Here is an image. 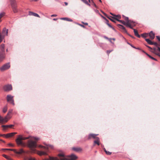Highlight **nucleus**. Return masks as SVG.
I'll use <instances>...</instances> for the list:
<instances>
[{
    "instance_id": "obj_30",
    "label": "nucleus",
    "mask_w": 160,
    "mask_h": 160,
    "mask_svg": "<svg viewBox=\"0 0 160 160\" xmlns=\"http://www.w3.org/2000/svg\"><path fill=\"white\" fill-rule=\"evenodd\" d=\"M146 54L150 58L154 60H155V61H157V60L155 59V58H154L153 57H152L150 55H149L148 54V53H146Z\"/></svg>"
},
{
    "instance_id": "obj_27",
    "label": "nucleus",
    "mask_w": 160,
    "mask_h": 160,
    "mask_svg": "<svg viewBox=\"0 0 160 160\" xmlns=\"http://www.w3.org/2000/svg\"><path fill=\"white\" fill-rule=\"evenodd\" d=\"M119 26H120L119 28H120L122 29L123 32H126V30L125 27L121 25H119Z\"/></svg>"
},
{
    "instance_id": "obj_7",
    "label": "nucleus",
    "mask_w": 160,
    "mask_h": 160,
    "mask_svg": "<svg viewBox=\"0 0 160 160\" xmlns=\"http://www.w3.org/2000/svg\"><path fill=\"white\" fill-rule=\"evenodd\" d=\"M13 98V96L9 94L7 95L6 99L8 102H9L10 103L12 104L13 105H14L15 104Z\"/></svg>"
},
{
    "instance_id": "obj_53",
    "label": "nucleus",
    "mask_w": 160,
    "mask_h": 160,
    "mask_svg": "<svg viewBox=\"0 0 160 160\" xmlns=\"http://www.w3.org/2000/svg\"><path fill=\"white\" fill-rule=\"evenodd\" d=\"M64 3H65V5H66V6H67V5H68V3L67 2H65Z\"/></svg>"
},
{
    "instance_id": "obj_38",
    "label": "nucleus",
    "mask_w": 160,
    "mask_h": 160,
    "mask_svg": "<svg viewBox=\"0 0 160 160\" xmlns=\"http://www.w3.org/2000/svg\"><path fill=\"white\" fill-rule=\"evenodd\" d=\"M33 138L35 140L38 141L39 140V138L38 137H33Z\"/></svg>"
},
{
    "instance_id": "obj_47",
    "label": "nucleus",
    "mask_w": 160,
    "mask_h": 160,
    "mask_svg": "<svg viewBox=\"0 0 160 160\" xmlns=\"http://www.w3.org/2000/svg\"><path fill=\"white\" fill-rule=\"evenodd\" d=\"M112 39V38H109V41L112 43L113 44V43L112 41H111V40Z\"/></svg>"
},
{
    "instance_id": "obj_40",
    "label": "nucleus",
    "mask_w": 160,
    "mask_h": 160,
    "mask_svg": "<svg viewBox=\"0 0 160 160\" xmlns=\"http://www.w3.org/2000/svg\"><path fill=\"white\" fill-rule=\"evenodd\" d=\"M8 145L10 146L13 147L14 145L12 143H10L8 144Z\"/></svg>"
},
{
    "instance_id": "obj_4",
    "label": "nucleus",
    "mask_w": 160,
    "mask_h": 160,
    "mask_svg": "<svg viewBox=\"0 0 160 160\" xmlns=\"http://www.w3.org/2000/svg\"><path fill=\"white\" fill-rule=\"evenodd\" d=\"M30 137H23L21 135H19L16 141L17 144L18 145L24 146V143L22 142V140L27 139L30 138Z\"/></svg>"
},
{
    "instance_id": "obj_13",
    "label": "nucleus",
    "mask_w": 160,
    "mask_h": 160,
    "mask_svg": "<svg viewBox=\"0 0 160 160\" xmlns=\"http://www.w3.org/2000/svg\"><path fill=\"white\" fill-rule=\"evenodd\" d=\"M5 54L4 53H0V62L2 61L5 59Z\"/></svg>"
},
{
    "instance_id": "obj_3",
    "label": "nucleus",
    "mask_w": 160,
    "mask_h": 160,
    "mask_svg": "<svg viewBox=\"0 0 160 160\" xmlns=\"http://www.w3.org/2000/svg\"><path fill=\"white\" fill-rule=\"evenodd\" d=\"M12 109H9L7 115L4 118H3L0 115V122L2 123L7 122L11 118V116H10V115L12 113Z\"/></svg>"
},
{
    "instance_id": "obj_42",
    "label": "nucleus",
    "mask_w": 160,
    "mask_h": 160,
    "mask_svg": "<svg viewBox=\"0 0 160 160\" xmlns=\"http://www.w3.org/2000/svg\"><path fill=\"white\" fill-rule=\"evenodd\" d=\"M107 23L109 27L114 29V28L113 27H112V26L109 24L108 22Z\"/></svg>"
},
{
    "instance_id": "obj_56",
    "label": "nucleus",
    "mask_w": 160,
    "mask_h": 160,
    "mask_svg": "<svg viewBox=\"0 0 160 160\" xmlns=\"http://www.w3.org/2000/svg\"><path fill=\"white\" fill-rule=\"evenodd\" d=\"M57 19H56V18H54L53 19V20H54V21H56V20H57Z\"/></svg>"
},
{
    "instance_id": "obj_1",
    "label": "nucleus",
    "mask_w": 160,
    "mask_h": 160,
    "mask_svg": "<svg viewBox=\"0 0 160 160\" xmlns=\"http://www.w3.org/2000/svg\"><path fill=\"white\" fill-rule=\"evenodd\" d=\"M44 144L45 146L41 145H38V148L41 149V150L40 151H37L35 148L37 146L36 142L29 140L28 143V146L31 148V152L33 153L36 152L40 156L47 155L49 148H52L53 147V146L51 145L45 143H44Z\"/></svg>"
},
{
    "instance_id": "obj_12",
    "label": "nucleus",
    "mask_w": 160,
    "mask_h": 160,
    "mask_svg": "<svg viewBox=\"0 0 160 160\" xmlns=\"http://www.w3.org/2000/svg\"><path fill=\"white\" fill-rule=\"evenodd\" d=\"M1 33L2 35H4V37H5L6 35L7 36L8 33V30L6 28H4Z\"/></svg>"
},
{
    "instance_id": "obj_34",
    "label": "nucleus",
    "mask_w": 160,
    "mask_h": 160,
    "mask_svg": "<svg viewBox=\"0 0 160 160\" xmlns=\"http://www.w3.org/2000/svg\"><path fill=\"white\" fill-rule=\"evenodd\" d=\"M11 3V5L13 4L16 3L15 1V0H10Z\"/></svg>"
},
{
    "instance_id": "obj_9",
    "label": "nucleus",
    "mask_w": 160,
    "mask_h": 160,
    "mask_svg": "<svg viewBox=\"0 0 160 160\" xmlns=\"http://www.w3.org/2000/svg\"><path fill=\"white\" fill-rule=\"evenodd\" d=\"M14 152L17 154H21L22 153H28V151H24L22 149H20L19 151H17L16 150L14 149Z\"/></svg>"
},
{
    "instance_id": "obj_17",
    "label": "nucleus",
    "mask_w": 160,
    "mask_h": 160,
    "mask_svg": "<svg viewBox=\"0 0 160 160\" xmlns=\"http://www.w3.org/2000/svg\"><path fill=\"white\" fill-rule=\"evenodd\" d=\"M16 133V132H12L11 133H8L6 135H5V137L6 138L10 137H11L13 136Z\"/></svg>"
},
{
    "instance_id": "obj_24",
    "label": "nucleus",
    "mask_w": 160,
    "mask_h": 160,
    "mask_svg": "<svg viewBox=\"0 0 160 160\" xmlns=\"http://www.w3.org/2000/svg\"><path fill=\"white\" fill-rule=\"evenodd\" d=\"M145 41L149 44L151 45H153V42L151 40L149 39L146 38L145 39Z\"/></svg>"
},
{
    "instance_id": "obj_54",
    "label": "nucleus",
    "mask_w": 160,
    "mask_h": 160,
    "mask_svg": "<svg viewBox=\"0 0 160 160\" xmlns=\"http://www.w3.org/2000/svg\"><path fill=\"white\" fill-rule=\"evenodd\" d=\"M93 5H94V6L96 8H97V6H96V5L94 3Z\"/></svg>"
},
{
    "instance_id": "obj_29",
    "label": "nucleus",
    "mask_w": 160,
    "mask_h": 160,
    "mask_svg": "<svg viewBox=\"0 0 160 160\" xmlns=\"http://www.w3.org/2000/svg\"><path fill=\"white\" fill-rule=\"evenodd\" d=\"M157 51H158L160 52V48L158 47L157 49H155L154 50V52L157 55V54H158L157 53Z\"/></svg>"
},
{
    "instance_id": "obj_63",
    "label": "nucleus",
    "mask_w": 160,
    "mask_h": 160,
    "mask_svg": "<svg viewBox=\"0 0 160 160\" xmlns=\"http://www.w3.org/2000/svg\"><path fill=\"white\" fill-rule=\"evenodd\" d=\"M100 2H102L101 0H99Z\"/></svg>"
},
{
    "instance_id": "obj_45",
    "label": "nucleus",
    "mask_w": 160,
    "mask_h": 160,
    "mask_svg": "<svg viewBox=\"0 0 160 160\" xmlns=\"http://www.w3.org/2000/svg\"><path fill=\"white\" fill-rule=\"evenodd\" d=\"M78 25L81 26V27H82V28H85V26L83 25H82V24H78Z\"/></svg>"
},
{
    "instance_id": "obj_2",
    "label": "nucleus",
    "mask_w": 160,
    "mask_h": 160,
    "mask_svg": "<svg viewBox=\"0 0 160 160\" xmlns=\"http://www.w3.org/2000/svg\"><path fill=\"white\" fill-rule=\"evenodd\" d=\"M58 156L60 157V160H75L78 158V157L74 154L70 156H65L63 153L59 154ZM43 160H59L57 158L49 157L48 159H45Z\"/></svg>"
},
{
    "instance_id": "obj_19",
    "label": "nucleus",
    "mask_w": 160,
    "mask_h": 160,
    "mask_svg": "<svg viewBox=\"0 0 160 160\" xmlns=\"http://www.w3.org/2000/svg\"><path fill=\"white\" fill-rule=\"evenodd\" d=\"M13 125H3L2 126V127L3 128V130H5L6 129V128H11L12 126H13Z\"/></svg>"
},
{
    "instance_id": "obj_60",
    "label": "nucleus",
    "mask_w": 160,
    "mask_h": 160,
    "mask_svg": "<svg viewBox=\"0 0 160 160\" xmlns=\"http://www.w3.org/2000/svg\"><path fill=\"white\" fill-rule=\"evenodd\" d=\"M75 23L76 24H78H78H79V23H77V22H75Z\"/></svg>"
},
{
    "instance_id": "obj_51",
    "label": "nucleus",
    "mask_w": 160,
    "mask_h": 160,
    "mask_svg": "<svg viewBox=\"0 0 160 160\" xmlns=\"http://www.w3.org/2000/svg\"><path fill=\"white\" fill-rule=\"evenodd\" d=\"M110 14H111L112 15V16H113L114 17V16H116V15L113 14L111 12L110 13Z\"/></svg>"
},
{
    "instance_id": "obj_50",
    "label": "nucleus",
    "mask_w": 160,
    "mask_h": 160,
    "mask_svg": "<svg viewBox=\"0 0 160 160\" xmlns=\"http://www.w3.org/2000/svg\"><path fill=\"white\" fill-rule=\"evenodd\" d=\"M82 23H83V24H84L85 25H88V23H84V22H82Z\"/></svg>"
},
{
    "instance_id": "obj_64",
    "label": "nucleus",
    "mask_w": 160,
    "mask_h": 160,
    "mask_svg": "<svg viewBox=\"0 0 160 160\" xmlns=\"http://www.w3.org/2000/svg\"><path fill=\"white\" fill-rule=\"evenodd\" d=\"M96 12H98V10L96 11Z\"/></svg>"
},
{
    "instance_id": "obj_48",
    "label": "nucleus",
    "mask_w": 160,
    "mask_h": 160,
    "mask_svg": "<svg viewBox=\"0 0 160 160\" xmlns=\"http://www.w3.org/2000/svg\"><path fill=\"white\" fill-rule=\"evenodd\" d=\"M57 16V15H56V14H52V15H51V16L52 17H56V16Z\"/></svg>"
},
{
    "instance_id": "obj_39",
    "label": "nucleus",
    "mask_w": 160,
    "mask_h": 160,
    "mask_svg": "<svg viewBox=\"0 0 160 160\" xmlns=\"http://www.w3.org/2000/svg\"><path fill=\"white\" fill-rule=\"evenodd\" d=\"M124 19L125 20H126L127 22H128V21H129V20H128V18L127 17H125ZM130 20H129V21Z\"/></svg>"
},
{
    "instance_id": "obj_16",
    "label": "nucleus",
    "mask_w": 160,
    "mask_h": 160,
    "mask_svg": "<svg viewBox=\"0 0 160 160\" xmlns=\"http://www.w3.org/2000/svg\"><path fill=\"white\" fill-rule=\"evenodd\" d=\"M29 15L33 16L36 17H40L39 16L38 14L31 12H29Z\"/></svg>"
},
{
    "instance_id": "obj_33",
    "label": "nucleus",
    "mask_w": 160,
    "mask_h": 160,
    "mask_svg": "<svg viewBox=\"0 0 160 160\" xmlns=\"http://www.w3.org/2000/svg\"><path fill=\"white\" fill-rule=\"evenodd\" d=\"M141 35L143 37L145 38L148 36V34L147 33H143Z\"/></svg>"
},
{
    "instance_id": "obj_55",
    "label": "nucleus",
    "mask_w": 160,
    "mask_h": 160,
    "mask_svg": "<svg viewBox=\"0 0 160 160\" xmlns=\"http://www.w3.org/2000/svg\"><path fill=\"white\" fill-rule=\"evenodd\" d=\"M0 141H1L2 142H3L5 143V142H4V141H3V140H2V139H0Z\"/></svg>"
},
{
    "instance_id": "obj_57",
    "label": "nucleus",
    "mask_w": 160,
    "mask_h": 160,
    "mask_svg": "<svg viewBox=\"0 0 160 160\" xmlns=\"http://www.w3.org/2000/svg\"><path fill=\"white\" fill-rule=\"evenodd\" d=\"M103 149H104V151L105 152V151H107V150H106V149H105V148H103Z\"/></svg>"
},
{
    "instance_id": "obj_8",
    "label": "nucleus",
    "mask_w": 160,
    "mask_h": 160,
    "mask_svg": "<svg viewBox=\"0 0 160 160\" xmlns=\"http://www.w3.org/2000/svg\"><path fill=\"white\" fill-rule=\"evenodd\" d=\"M3 90L5 91L9 92L12 90V87L11 84H7L5 85L3 87Z\"/></svg>"
},
{
    "instance_id": "obj_46",
    "label": "nucleus",
    "mask_w": 160,
    "mask_h": 160,
    "mask_svg": "<svg viewBox=\"0 0 160 160\" xmlns=\"http://www.w3.org/2000/svg\"><path fill=\"white\" fill-rule=\"evenodd\" d=\"M153 45H155L156 46H158V44L156 42L153 43Z\"/></svg>"
},
{
    "instance_id": "obj_20",
    "label": "nucleus",
    "mask_w": 160,
    "mask_h": 160,
    "mask_svg": "<svg viewBox=\"0 0 160 160\" xmlns=\"http://www.w3.org/2000/svg\"><path fill=\"white\" fill-rule=\"evenodd\" d=\"M149 36L151 39H153L155 37V34L152 31L150 32Z\"/></svg>"
},
{
    "instance_id": "obj_15",
    "label": "nucleus",
    "mask_w": 160,
    "mask_h": 160,
    "mask_svg": "<svg viewBox=\"0 0 160 160\" xmlns=\"http://www.w3.org/2000/svg\"><path fill=\"white\" fill-rule=\"evenodd\" d=\"M23 160H36V159L33 157H24L23 158Z\"/></svg>"
},
{
    "instance_id": "obj_10",
    "label": "nucleus",
    "mask_w": 160,
    "mask_h": 160,
    "mask_svg": "<svg viewBox=\"0 0 160 160\" xmlns=\"http://www.w3.org/2000/svg\"><path fill=\"white\" fill-rule=\"evenodd\" d=\"M72 149L75 152H80L82 151V149L80 147H74L72 148Z\"/></svg>"
},
{
    "instance_id": "obj_58",
    "label": "nucleus",
    "mask_w": 160,
    "mask_h": 160,
    "mask_svg": "<svg viewBox=\"0 0 160 160\" xmlns=\"http://www.w3.org/2000/svg\"><path fill=\"white\" fill-rule=\"evenodd\" d=\"M6 51L7 52H8V48H7L6 49Z\"/></svg>"
},
{
    "instance_id": "obj_37",
    "label": "nucleus",
    "mask_w": 160,
    "mask_h": 160,
    "mask_svg": "<svg viewBox=\"0 0 160 160\" xmlns=\"http://www.w3.org/2000/svg\"><path fill=\"white\" fill-rule=\"evenodd\" d=\"M106 153V154H107V155H110L111 154V152H110L109 151H105V152Z\"/></svg>"
},
{
    "instance_id": "obj_32",
    "label": "nucleus",
    "mask_w": 160,
    "mask_h": 160,
    "mask_svg": "<svg viewBox=\"0 0 160 160\" xmlns=\"http://www.w3.org/2000/svg\"><path fill=\"white\" fill-rule=\"evenodd\" d=\"M83 2H84V3H85V4H86L89 5V6H90V4H89V3H88V2H87V1L86 0H81Z\"/></svg>"
},
{
    "instance_id": "obj_26",
    "label": "nucleus",
    "mask_w": 160,
    "mask_h": 160,
    "mask_svg": "<svg viewBox=\"0 0 160 160\" xmlns=\"http://www.w3.org/2000/svg\"><path fill=\"white\" fill-rule=\"evenodd\" d=\"M4 38V35H2L1 33L0 32V43L2 41Z\"/></svg>"
},
{
    "instance_id": "obj_43",
    "label": "nucleus",
    "mask_w": 160,
    "mask_h": 160,
    "mask_svg": "<svg viewBox=\"0 0 160 160\" xmlns=\"http://www.w3.org/2000/svg\"><path fill=\"white\" fill-rule=\"evenodd\" d=\"M156 38L158 40L160 41V37L159 36H157Z\"/></svg>"
},
{
    "instance_id": "obj_52",
    "label": "nucleus",
    "mask_w": 160,
    "mask_h": 160,
    "mask_svg": "<svg viewBox=\"0 0 160 160\" xmlns=\"http://www.w3.org/2000/svg\"><path fill=\"white\" fill-rule=\"evenodd\" d=\"M0 136H5V134H0Z\"/></svg>"
},
{
    "instance_id": "obj_6",
    "label": "nucleus",
    "mask_w": 160,
    "mask_h": 160,
    "mask_svg": "<svg viewBox=\"0 0 160 160\" xmlns=\"http://www.w3.org/2000/svg\"><path fill=\"white\" fill-rule=\"evenodd\" d=\"M11 65L10 63L8 62L6 63L0 68V70L2 71H4L8 69L10 67Z\"/></svg>"
},
{
    "instance_id": "obj_28",
    "label": "nucleus",
    "mask_w": 160,
    "mask_h": 160,
    "mask_svg": "<svg viewBox=\"0 0 160 160\" xmlns=\"http://www.w3.org/2000/svg\"><path fill=\"white\" fill-rule=\"evenodd\" d=\"M3 156L8 160H12V158L6 155L3 154Z\"/></svg>"
},
{
    "instance_id": "obj_59",
    "label": "nucleus",
    "mask_w": 160,
    "mask_h": 160,
    "mask_svg": "<svg viewBox=\"0 0 160 160\" xmlns=\"http://www.w3.org/2000/svg\"><path fill=\"white\" fill-rule=\"evenodd\" d=\"M32 1H38V0H32Z\"/></svg>"
},
{
    "instance_id": "obj_5",
    "label": "nucleus",
    "mask_w": 160,
    "mask_h": 160,
    "mask_svg": "<svg viewBox=\"0 0 160 160\" xmlns=\"http://www.w3.org/2000/svg\"><path fill=\"white\" fill-rule=\"evenodd\" d=\"M116 20L120 22L121 23L126 26L127 27H129L130 28L132 29V27L135 26V22L131 20L128 21V22H125L123 21L117 19L116 18Z\"/></svg>"
},
{
    "instance_id": "obj_62",
    "label": "nucleus",
    "mask_w": 160,
    "mask_h": 160,
    "mask_svg": "<svg viewBox=\"0 0 160 160\" xmlns=\"http://www.w3.org/2000/svg\"><path fill=\"white\" fill-rule=\"evenodd\" d=\"M157 55L160 57V55L159 54H157Z\"/></svg>"
},
{
    "instance_id": "obj_41",
    "label": "nucleus",
    "mask_w": 160,
    "mask_h": 160,
    "mask_svg": "<svg viewBox=\"0 0 160 160\" xmlns=\"http://www.w3.org/2000/svg\"><path fill=\"white\" fill-rule=\"evenodd\" d=\"M112 51V50H108L107 51V53L108 54H109L110 52H111Z\"/></svg>"
},
{
    "instance_id": "obj_25",
    "label": "nucleus",
    "mask_w": 160,
    "mask_h": 160,
    "mask_svg": "<svg viewBox=\"0 0 160 160\" xmlns=\"http://www.w3.org/2000/svg\"><path fill=\"white\" fill-rule=\"evenodd\" d=\"M94 143L97 144L98 145H99V138L98 137H96V140L94 141Z\"/></svg>"
},
{
    "instance_id": "obj_61",
    "label": "nucleus",
    "mask_w": 160,
    "mask_h": 160,
    "mask_svg": "<svg viewBox=\"0 0 160 160\" xmlns=\"http://www.w3.org/2000/svg\"><path fill=\"white\" fill-rule=\"evenodd\" d=\"M112 39L114 41L115 40V39L114 38H112Z\"/></svg>"
},
{
    "instance_id": "obj_22",
    "label": "nucleus",
    "mask_w": 160,
    "mask_h": 160,
    "mask_svg": "<svg viewBox=\"0 0 160 160\" xmlns=\"http://www.w3.org/2000/svg\"><path fill=\"white\" fill-rule=\"evenodd\" d=\"M133 30L135 35L138 37L140 38V36L138 34L137 31L134 29H133Z\"/></svg>"
},
{
    "instance_id": "obj_23",
    "label": "nucleus",
    "mask_w": 160,
    "mask_h": 160,
    "mask_svg": "<svg viewBox=\"0 0 160 160\" xmlns=\"http://www.w3.org/2000/svg\"><path fill=\"white\" fill-rule=\"evenodd\" d=\"M8 110V107L7 105L5 106L2 108V112L4 113H5Z\"/></svg>"
},
{
    "instance_id": "obj_21",
    "label": "nucleus",
    "mask_w": 160,
    "mask_h": 160,
    "mask_svg": "<svg viewBox=\"0 0 160 160\" xmlns=\"http://www.w3.org/2000/svg\"><path fill=\"white\" fill-rule=\"evenodd\" d=\"M61 20H65L68 21L72 22V20L69 18H60Z\"/></svg>"
},
{
    "instance_id": "obj_49",
    "label": "nucleus",
    "mask_w": 160,
    "mask_h": 160,
    "mask_svg": "<svg viewBox=\"0 0 160 160\" xmlns=\"http://www.w3.org/2000/svg\"><path fill=\"white\" fill-rule=\"evenodd\" d=\"M104 38H105L106 39H107L108 40H109V38H108L106 36H104Z\"/></svg>"
},
{
    "instance_id": "obj_11",
    "label": "nucleus",
    "mask_w": 160,
    "mask_h": 160,
    "mask_svg": "<svg viewBox=\"0 0 160 160\" xmlns=\"http://www.w3.org/2000/svg\"><path fill=\"white\" fill-rule=\"evenodd\" d=\"M11 5L13 12L14 13L17 12H18V10L17 8V6L16 4H13Z\"/></svg>"
},
{
    "instance_id": "obj_35",
    "label": "nucleus",
    "mask_w": 160,
    "mask_h": 160,
    "mask_svg": "<svg viewBox=\"0 0 160 160\" xmlns=\"http://www.w3.org/2000/svg\"><path fill=\"white\" fill-rule=\"evenodd\" d=\"M4 12L1 13L0 14V19L4 15Z\"/></svg>"
},
{
    "instance_id": "obj_36",
    "label": "nucleus",
    "mask_w": 160,
    "mask_h": 160,
    "mask_svg": "<svg viewBox=\"0 0 160 160\" xmlns=\"http://www.w3.org/2000/svg\"><path fill=\"white\" fill-rule=\"evenodd\" d=\"M2 150H10L12 151H14V149H2Z\"/></svg>"
},
{
    "instance_id": "obj_31",
    "label": "nucleus",
    "mask_w": 160,
    "mask_h": 160,
    "mask_svg": "<svg viewBox=\"0 0 160 160\" xmlns=\"http://www.w3.org/2000/svg\"><path fill=\"white\" fill-rule=\"evenodd\" d=\"M116 16H114V18L115 19V20H116V18L117 19H118L121 18V17L120 15H116Z\"/></svg>"
},
{
    "instance_id": "obj_44",
    "label": "nucleus",
    "mask_w": 160,
    "mask_h": 160,
    "mask_svg": "<svg viewBox=\"0 0 160 160\" xmlns=\"http://www.w3.org/2000/svg\"><path fill=\"white\" fill-rule=\"evenodd\" d=\"M113 18H114V17ZM109 19L111 20L112 21L115 22V20H114V18L113 19H112L109 18Z\"/></svg>"
},
{
    "instance_id": "obj_14",
    "label": "nucleus",
    "mask_w": 160,
    "mask_h": 160,
    "mask_svg": "<svg viewBox=\"0 0 160 160\" xmlns=\"http://www.w3.org/2000/svg\"><path fill=\"white\" fill-rule=\"evenodd\" d=\"M0 49L2 53H4L5 50V45L4 44H2L0 46Z\"/></svg>"
},
{
    "instance_id": "obj_18",
    "label": "nucleus",
    "mask_w": 160,
    "mask_h": 160,
    "mask_svg": "<svg viewBox=\"0 0 160 160\" xmlns=\"http://www.w3.org/2000/svg\"><path fill=\"white\" fill-rule=\"evenodd\" d=\"M98 134H89L88 137V138L89 139H90L91 138H94L96 139V136L98 135Z\"/></svg>"
}]
</instances>
